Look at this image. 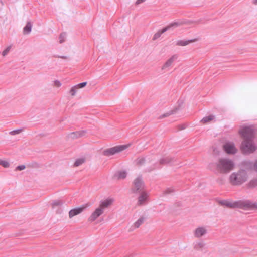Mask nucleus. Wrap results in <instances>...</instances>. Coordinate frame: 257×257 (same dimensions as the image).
Listing matches in <instances>:
<instances>
[{
  "label": "nucleus",
  "instance_id": "obj_1",
  "mask_svg": "<svg viewBox=\"0 0 257 257\" xmlns=\"http://www.w3.org/2000/svg\"><path fill=\"white\" fill-rule=\"evenodd\" d=\"M216 170L221 174H227L235 166L234 161L227 157H220L214 163Z\"/></svg>",
  "mask_w": 257,
  "mask_h": 257
},
{
  "label": "nucleus",
  "instance_id": "obj_2",
  "mask_svg": "<svg viewBox=\"0 0 257 257\" xmlns=\"http://www.w3.org/2000/svg\"><path fill=\"white\" fill-rule=\"evenodd\" d=\"M219 203L224 206L230 208H248L251 207V202L248 201H235L231 200H222L219 201Z\"/></svg>",
  "mask_w": 257,
  "mask_h": 257
},
{
  "label": "nucleus",
  "instance_id": "obj_3",
  "mask_svg": "<svg viewBox=\"0 0 257 257\" xmlns=\"http://www.w3.org/2000/svg\"><path fill=\"white\" fill-rule=\"evenodd\" d=\"M247 178L245 171L241 170L232 173L229 176V181L233 185H239L245 182Z\"/></svg>",
  "mask_w": 257,
  "mask_h": 257
},
{
  "label": "nucleus",
  "instance_id": "obj_4",
  "mask_svg": "<svg viewBox=\"0 0 257 257\" xmlns=\"http://www.w3.org/2000/svg\"><path fill=\"white\" fill-rule=\"evenodd\" d=\"M240 149L242 153L248 154L254 152L256 149V147L253 139H244L241 143Z\"/></svg>",
  "mask_w": 257,
  "mask_h": 257
},
{
  "label": "nucleus",
  "instance_id": "obj_5",
  "mask_svg": "<svg viewBox=\"0 0 257 257\" xmlns=\"http://www.w3.org/2000/svg\"><path fill=\"white\" fill-rule=\"evenodd\" d=\"M255 132V128L253 125L242 126L239 133L244 139H253Z\"/></svg>",
  "mask_w": 257,
  "mask_h": 257
},
{
  "label": "nucleus",
  "instance_id": "obj_6",
  "mask_svg": "<svg viewBox=\"0 0 257 257\" xmlns=\"http://www.w3.org/2000/svg\"><path fill=\"white\" fill-rule=\"evenodd\" d=\"M185 23L186 22L184 20H178L169 24L167 26L155 33L153 36V40H155L158 39L163 33H165L168 30L177 27L183 24H185Z\"/></svg>",
  "mask_w": 257,
  "mask_h": 257
},
{
  "label": "nucleus",
  "instance_id": "obj_7",
  "mask_svg": "<svg viewBox=\"0 0 257 257\" xmlns=\"http://www.w3.org/2000/svg\"><path fill=\"white\" fill-rule=\"evenodd\" d=\"M127 145H119L106 149L104 151V155L109 156L125 150Z\"/></svg>",
  "mask_w": 257,
  "mask_h": 257
},
{
  "label": "nucleus",
  "instance_id": "obj_8",
  "mask_svg": "<svg viewBox=\"0 0 257 257\" xmlns=\"http://www.w3.org/2000/svg\"><path fill=\"white\" fill-rule=\"evenodd\" d=\"M133 184L134 186L132 189L133 192L136 193L137 192L141 191L143 189L144 186L142 177L140 176L135 179L134 181Z\"/></svg>",
  "mask_w": 257,
  "mask_h": 257
},
{
  "label": "nucleus",
  "instance_id": "obj_9",
  "mask_svg": "<svg viewBox=\"0 0 257 257\" xmlns=\"http://www.w3.org/2000/svg\"><path fill=\"white\" fill-rule=\"evenodd\" d=\"M224 152L228 155H234L236 153L237 149L233 143L227 142L223 146Z\"/></svg>",
  "mask_w": 257,
  "mask_h": 257
},
{
  "label": "nucleus",
  "instance_id": "obj_10",
  "mask_svg": "<svg viewBox=\"0 0 257 257\" xmlns=\"http://www.w3.org/2000/svg\"><path fill=\"white\" fill-rule=\"evenodd\" d=\"M104 211L102 209H101L99 207L97 208L94 211H93L91 215L88 218V220L90 222H93L95 221L98 217L101 215L103 213Z\"/></svg>",
  "mask_w": 257,
  "mask_h": 257
},
{
  "label": "nucleus",
  "instance_id": "obj_11",
  "mask_svg": "<svg viewBox=\"0 0 257 257\" xmlns=\"http://www.w3.org/2000/svg\"><path fill=\"white\" fill-rule=\"evenodd\" d=\"M86 206L85 205H83L81 207L74 208L71 209L69 212V216L70 218H72L74 216H76L78 214L81 213L85 208Z\"/></svg>",
  "mask_w": 257,
  "mask_h": 257
},
{
  "label": "nucleus",
  "instance_id": "obj_12",
  "mask_svg": "<svg viewBox=\"0 0 257 257\" xmlns=\"http://www.w3.org/2000/svg\"><path fill=\"white\" fill-rule=\"evenodd\" d=\"M207 232V230L205 227H199L194 230V236L197 238H200L205 235Z\"/></svg>",
  "mask_w": 257,
  "mask_h": 257
},
{
  "label": "nucleus",
  "instance_id": "obj_13",
  "mask_svg": "<svg viewBox=\"0 0 257 257\" xmlns=\"http://www.w3.org/2000/svg\"><path fill=\"white\" fill-rule=\"evenodd\" d=\"M148 198V195L146 192H141L138 197L137 204L139 205H143L146 204Z\"/></svg>",
  "mask_w": 257,
  "mask_h": 257
},
{
  "label": "nucleus",
  "instance_id": "obj_14",
  "mask_svg": "<svg viewBox=\"0 0 257 257\" xmlns=\"http://www.w3.org/2000/svg\"><path fill=\"white\" fill-rule=\"evenodd\" d=\"M113 202L112 198H108L100 202L99 207L104 211V209L108 207Z\"/></svg>",
  "mask_w": 257,
  "mask_h": 257
},
{
  "label": "nucleus",
  "instance_id": "obj_15",
  "mask_svg": "<svg viewBox=\"0 0 257 257\" xmlns=\"http://www.w3.org/2000/svg\"><path fill=\"white\" fill-rule=\"evenodd\" d=\"M63 202L60 200H54L53 202L52 206L54 209L56 210L57 213H61L62 212L61 207Z\"/></svg>",
  "mask_w": 257,
  "mask_h": 257
},
{
  "label": "nucleus",
  "instance_id": "obj_16",
  "mask_svg": "<svg viewBox=\"0 0 257 257\" xmlns=\"http://www.w3.org/2000/svg\"><path fill=\"white\" fill-rule=\"evenodd\" d=\"M178 58V56L177 55H173L171 58H170L164 64V65L162 67L163 69H165L169 66H170L172 63L174 62L175 60H176Z\"/></svg>",
  "mask_w": 257,
  "mask_h": 257
},
{
  "label": "nucleus",
  "instance_id": "obj_17",
  "mask_svg": "<svg viewBox=\"0 0 257 257\" xmlns=\"http://www.w3.org/2000/svg\"><path fill=\"white\" fill-rule=\"evenodd\" d=\"M127 172L125 170H120L116 172L114 175L115 178L117 179H124L127 176Z\"/></svg>",
  "mask_w": 257,
  "mask_h": 257
},
{
  "label": "nucleus",
  "instance_id": "obj_18",
  "mask_svg": "<svg viewBox=\"0 0 257 257\" xmlns=\"http://www.w3.org/2000/svg\"><path fill=\"white\" fill-rule=\"evenodd\" d=\"M32 25L30 22H27L26 26L23 29V33L24 34H29L30 33L32 30Z\"/></svg>",
  "mask_w": 257,
  "mask_h": 257
},
{
  "label": "nucleus",
  "instance_id": "obj_19",
  "mask_svg": "<svg viewBox=\"0 0 257 257\" xmlns=\"http://www.w3.org/2000/svg\"><path fill=\"white\" fill-rule=\"evenodd\" d=\"M204 247V243L203 241H197L194 243V247L197 250H201Z\"/></svg>",
  "mask_w": 257,
  "mask_h": 257
},
{
  "label": "nucleus",
  "instance_id": "obj_20",
  "mask_svg": "<svg viewBox=\"0 0 257 257\" xmlns=\"http://www.w3.org/2000/svg\"><path fill=\"white\" fill-rule=\"evenodd\" d=\"M192 40H178L176 42V45L178 46H185L188 45Z\"/></svg>",
  "mask_w": 257,
  "mask_h": 257
},
{
  "label": "nucleus",
  "instance_id": "obj_21",
  "mask_svg": "<svg viewBox=\"0 0 257 257\" xmlns=\"http://www.w3.org/2000/svg\"><path fill=\"white\" fill-rule=\"evenodd\" d=\"M170 162H171L170 158L168 156H166L160 160L159 164L160 165H164V164H167V163H169Z\"/></svg>",
  "mask_w": 257,
  "mask_h": 257
},
{
  "label": "nucleus",
  "instance_id": "obj_22",
  "mask_svg": "<svg viewBox=\"0 0 257 257\" xmlns=\"http://www.w3.org/2000/svg\"><path fill=\"white\" fill-rule=\"evenodd\" d=\"M145 218L143 217H140L137 221L134 223V226L136 228H138L144 222Z\"/></svg>",
  "mask_w": 257,
  "mask_h": 257
},
{
  "label": "nucleus",
  "instance_id": "obj_23",
  "mask_svg": "<svg viewBox=\"0 0 257 257\" xmlns=\"http://www.w3.org/2000/svg\"><path fill=\"white\" fill-rule=\"evenodd\" d=\"M214 118V116H213V115H209V116H206V117H204L201 120V121L203 123H207V122H208L209 121H210L212 120Z\"/></svg>",
  "mask_w": 257,
  "mask_h": 257
},
{
  "label": "nucleus",
  "instance_id": "obj_24",
  "mask_svg": "<svg viewBox=\"0 0 257 257\" xmlns=\"http://www.w3.org/2000/svg\"><path fill=\"white\" fill-rule=\"evenodd\" d=\"M78 88H77V87L76 86V85H75L74 86H73L71 89L69 91V93L72 95V96H75V94H76L77 93V89Z\"/></svg>",
  "mask_w": 257,
  "mask_h": 257
},
{
  "label": "nucleus",
  "instance_id": "obj_25",
  "mask_svg": "<svg viewBox=\"0 0 257 257\" xmlns=\"http://www.w3.org/2000/svg\"><path fill=\"white\" fill-rule=\"evenodd\" d=\"M85 162V159L84 158H79L76 160L74 163L75 166H79Z\"/></svg>",
  "mask_w": 257,
  "mask_h": 257
},
{
  "label": "nucleus",
  "instance_id": "obj_26",
  "mask_svg": "<svg viewBox=\"0 0 257 257\" xmlns=\"http://www.w3.org/2000/svg\"><path fill=\"white\" fill-rule=\"evenodd\" d=\"M0 165L5 168H8L9 167V163L6 160H0Z\"/></svg>",
  "mask_w": 257,
  "mask_h": 257
},
{
  "label": "nucleus",
  "instance_id": "obj_27",
  "mask_svg": "<svg viewBox=\"0 0 257 257\" xmlns=\"http://www.w3.org/2000/svg\"><path fill=\"white\" fill-rule=\"evenodd\" d=\"M65 37H66L65 33H62L60 35L59 39V42L60 43H62L63 42H64Z\"/></svg>",
  "mask_w": 257,
  "mask_h": 257
},
{
  "label": "nucleus",
  "instance_id": "obj_28",
  "mask_svg": "<svg viewBox=\"0 0 257 257\" xmlns=\"http://www.w3.org/2000/svg\"><path fill=\"white\" fill-rule=\"evenodd\" d=\"M11 49V46H8L6 49H5L2 52V55L3 56H6Z\"/></svg>",
  "mask_w": 257,
  "mask_h": 257
},
{
  "label": "nucleus",
  "instance_id": "obj_29",
  "mask_svg": "<svg viewBox=\"0 0 257 257\" xmlns=\"http://www.w3.org/2000/svg\"><path fill=\"white\" fill-rule=\"evenodd\" d=\"M21 131H22V130H21V129H17V130H13L10 132V134H11L12 135H15L16 134H19L21 132Z\"/></svg>",
  "mask_w": 257,
  "mask_h": 257
},
{
  "label": "nucleus",
  "instance_id": "obj_30",
  "mask_svg": "<svg viewBox=\"0 0 257 257\" xmlns=\"http://www.w3.org/2000/svg\"><path fill=\"white\" fill-rule=\"evenodd\" d=\"M86 84L87 82H84L76 85V86L78 88H81L85 87L86 85Z\"/></svg>",
  "mask_w": 257,
  "mask_h": 257
},
{
  "label": "nucleus",
  "instance_id": "obj_31",
  "mask_svg": "<svg viewBox=\"0 0 257 257\" xmlns=\"http://www.w3.org/2000/svg\"><path fill=\"white\" fill-rule=\"evenodd\" d=\"M257 185V181L256 180H252L249 183L251 187H255Z\"/></svg>",
  "mask_w": 257,
  "mask_h": 257
},
{
  "label": "nucleus",
  "instance_id": "obj_32",
  "mask_svg": "<svg viewBox=\"0 0 257 257\" xmlns=\"http://www.w3.org/2000/svg\"><path fill=\"white\" fill-rule=\"evenodd\" d=\"M54 85L55 86H56L57 87H59L61 86L62 84L60 81H59L58 80H55L54 81Z\"/></svg>",
  "mask_w": 257,
  "mask_h": 257
},
{
  "label": "nucleus",
  "instance_id": "obj_33",
  "mask_svg": "<svg viewBox=\"0 0 257 257\" xmlns=\"http://www.w3.org/2000/svg\"><path fill=\"white\" fill-rule=\"evenodd\" d=\"M25 168V166L24 165H21L17 166L16 169L18 170H24Z\"/></svg>",
  "mask_w": 257,
  "mask_h": 257
},
{
  "label": "nucleus",
  "instance_id": "obj_34",
  "mask_svg": "<svg viewBox=\"0 0 257 257\" xmlns=\"http://www.w3.org/2000/svg\"><path fill=\"white\" fill-rule=\"evenodd\" d=\"M145 160L143 158L139 159L137 161V163L142 164L144 162Z\"/></svg>",
  "mask_w": 257,
  "mask_h": 257
},
{
  "label": "nucleus",
  "instance_id": "obj_35",
  "mask_svg": "<svg viewBox=\"0 0 257 257\" xmlns=\"http://www.w3.org/2000/svg\"><path fill=\"white\" fill-rule=\"evenodd\" d=\"M172 191H173V190L171 188H168L167 189L166 191H165V193L166 194H168L170 192H171Z\"/></svg>",
  "mask_w": 257,
  "mask_h": 257
},
{
  "label": "nucleus",
  "instance_id": "obj_36",
  "mask_svg": "<svg viewBox=\"0 0 257 257\" xmlns=\"http://www.w3.org/2000/svg\"><path fill=\"white\" fill-rule=\"evenodd\" d=\"M145 0H137L136 2V4L139 5L143 2H144Z\"/></svg>",
  "mask_w": 257,
  "mask_h": 257
},
{
  "label": "nucleus",
  "instance_id": "obj_37",
  "mask_svg": "<svg viewBox=\"0 0 257 257\" xmlns=\"http://www.w3.org/2000/svg\"><path fill=\"white\" fill-rule=\"evenodd\" d=\"M169 115V114H168V113H166V114H163V115L162 116V117H166V116H168Z\"/></svg>",
  "mask_w": 257,
  "mask_h": 257
},
{
  "label": "nucleus",
  "instance_id": "obj_38",
  "mask_svg": "<svg viewBox=\"0 0 257 257\" xmlns=\"http://www.w3.org/2000/svg\"><path fill=\"white\" fill-rule=\"evenodd\" d=\"M253 3L255 5H256L257 4V0H253Z\"/></svg>",
  "mask_w": 257,
  "mask_h": 257
},
{
  "label": "nucleus",
  "instance_id": "obj_39",
  "mask_svg": "<svg viewBox=\"0 0 257 257\" xmlns=\"http://www.w3.org/2000/svg\"><path fill=\"white\" fill-rule=\"evenodd\" d=\"M160 166L159 165H158L156 167V168H159Z\"/></svg>",
  "mask_w": 257,
  "mask_h": 257
}]
</instances>
